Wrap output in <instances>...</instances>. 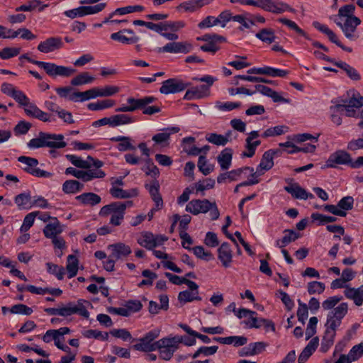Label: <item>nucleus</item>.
Masks as SVG:
<instances>
[{
	"mask_svg": "<svg viewBox=\"0 0 363 363\" xmlns=\"http://www.w3.org/2000/svg\"><path fill=\"white\" fill-rule=\"evenodd\" d=\"M142 170L147 175H149V176L153 177L155 179H156V178L158 177L160 175L159 169L153 163L152 160H150V158H148L145 160V164L142 168Z\"/></svg>",
	"mask_w": 363,
	"mask_h": 363,
	"instance_id": "obj_53",
	"label": "nucleus"
},
{
	"mask_svg": "<svg viewBox=\"0 0 363 363\" xmlns=\"http://www.w3.org/2000/svg\"><path fill=\"white\" fill-rule=\"evenodd\" d=\"M84 188L83 183L78 180H66L62 184V191L66 194H75L82 191Z\"/></svg>",
	"mask_w": 363,
	"mask_h": 363,
	"instance_id": "obj_37",
	"label": "nucleus"
},
{
	"mask_svg": "<svg viewBox=\"0 0 363 363\" xmlns=\"http://www.w3.org/2000/svg\"><path fill=\"white\" fill-rule=\"evenodd\" d=\"M218 350V347L216 345L213 346H202L200 347L194 354L191 355V358L193 359H196L199 357L201 355L203 357H208L213 355L217 352Z\"/></svg>",
	"mask_w": 363,
	"mask_h": 363,
	"instance_id": "obj_50",
	"label": "nucleus"
},
{
	"mask_svg": "<svg viewBox=\"0 0 363 363\" xmlns=\"http://www.w3.org/2000/svg\"><path fill=\"white\" fill-rule=\"evenodd\" d=\"M18 161L25 165V167L22 168L23 171L34 177L48 178L52 176V173L40 169L37 167L38 164V160L35 158L20 156L18 158Z\"/></svg>",
	"mask_w": 363,
	"mask_h": 363,
	"instance_id": "obj_8",
	"label": "nucleus"
},
{
	"mask_svg": "<svg viewBox=\"0 0 363 363\" xmlns=\"http://www.w3.org/2000/svg\"><path fill=\"white\" fill-rule=\"evenodd\" d=\"M279 146L281 147H292V150H289L287 151V153L289 154H293L299 152H313L316 149V145L314 144H306L302 147H298L295 145L291 142L287 141L286 143H280Z\"/></svg>",
	"mask_w": 363,
	"mask_h": 363,
	"instance_id": "obj_39",
	"label": "nucleus"
},
{
	"mask_svg": "<svg viewBox=\"0 0 363 363\" xmlns=\"http://www.w3.org/2000/svg\"><path fill=\"white\" fill-rule=\"evenodd\" d=\"M288 130V128L285 125H277L274 127L269 128L267 129L262 136L263 138H268V137H274L277 135H281L286 133Z\"/></svg>",
	"mask_w": 363,
	"mask_h": 363,
	"instance_id": "obj_61",
	"label": "nucleus"
},
{
	"mask_svg": "<svg viewBox=\"0 0 363 363\" xmlns=\"http://www.w3.org/2000/svg\"><path fill=\"white\" fill-rule=\"evenodd\" d=\"M79 260L75 255H69L67 257V263L66 269L67 271V277L72 279L74 277L79 269Z\"/></svg>",
	"mask_w": 363,
	"mask_h": 363,
	"instance_id": "obj_46",
	"label": "nucleus"
},
{
	"mask_svg": "<svg viewBox=\"0 0 363 363\" xmlns=\"http://www.w3.org/2000/svg\"><path fill=\"white\" fill-rule=\"evenodd\" d=\"M290 180V185L285 186L284 189L289 194L291 195V196L296 199H303L306 200L308 199H313L314 196L311 193L307 192L304 189H303L298 183L294 182L292 179H286L285 182H288Z\"/></svg>",
	"mask_w": 363,
	"mask_h": 363,
	"instance_id": "obj_18",
	"label": "nucleus"
},
{
	"mask_svg": "<svg viewBox=\"0 0 363 363\" xmlns=\"http://www.w3.org/2000/svg\"><path fill=\"white\" fill-rule=\"evenodd\" d=\"M46 147L52 149H61L67 146V143L64 141V135L62 134L46 133Z\"/></svg>",
	"mask_w": 363,
	"mask_h": 363,
	"instance_id": "obj_30",
	"label": "nucleus"
},
{
	"mask_svg": "<svg viewBox=\"0 0 363 363\" xmlns=\"http://www.w3.org/2000/svg\"><path fill=\"white\" fill-rule=\"evenodd\" d=\"M186 211L193 214L206 213L210 211V216L212 220L218 219L220 212L216 202H211L208 199H193L186 206Z\"/></svg>",
	"mask_w": 363,
	"mask_h": 363,
	"instance_id": "obj_3",
	"label": "nucleus"
},
{
	"mask_svg": "<svg viewBox=\"0 0 363 363\" xmlns=\"http://www.w3.org/2000/svg\"><path fill=\"white\" fill-rule=\"evenodd\" d=\"M110 140L112 142H118L116 147L120 152L135 150V147L133 145V140L130 137L118 135L111 138Z\"/></svg>",
	"mask_w": 363,
	"mask_h": 363,
	"instance_id": "obj_34",
	"label": "nucleus"
},
{
	"mask_svg": "<svg viewBox=\"0 0 363 363\" xmlns=\"http://www.w3.org/2000/svg\"><path fill=\"white\" fill-rule=\"evenodd\" d=\"M344 294L346 298L352 300L356 306H362L363 303V284L357 289L346 287Z\"/></svg>",
	"mask_w": 363,
	"mask_h": 363,
	"instance_id": "obj_29",
	"label": "nucleus"
},
{
	"mask_svg": "<svg viewBox=\"0 0 363 363\" xmlns=\"http://www.w3.org/2000/svg\"><path fill=\"white\" fill-rule=\"evenodd\" d=\"M279 152V150H269L266 151L261 159L259 164L257 166L256 172L253 170L250 172L251 176L260 177L264 172L271 169L274 166V157Z\"/></svg>",
	"mask_w": 363,
	"mask_h": 363,
	"instance_id": "obj_16",
	"label": "nucleus"
},
{
	"mask_svg": "<svg viewBox=\"0 0 363 363\" xmlns=\"http://www.w3.org/2000/svg\"><path fill=\"white\" fill-rule=\"evenodd\" d=\"M212 1L213 0H189L182 3L179 9L185 11L193 12L205 5L211 4Z\"/></svg>",
	"mask_w": 363,
	"mask_h": 363,
	"instance_id": "obj_40",
	"label": "nucleus"
},
{
	"mask_svg": "<svg viewBox=\"0 0 363 363\" xmlns=\"http://www.w3.org/2000/svg\"><path fill=\"white\" fill-rule=\"evenodd\" d=\"M167 240L164 235H155L150 232H144L138 239V243L147 250H152L157 246L162 245Z\"/></svg>",
	"mask_w": 363,
	"mask_h": 363,
	"instance_id": "obj_14",
	"label": "nucleus"
},
{
	"mask_svg": "<svg viewBox=\"0 0 363 363\" xmlns=\"http://www.w3.org/2000/svg\"><path fill=\"white\" fill-rule=\"evenodd\" d=\"M67 159L76 167L84 169L86 170L94 169L103 167L104 162L98 159H94L91 156H88L86 160L74 155H67Z\"/></svg>",
	"mask_w": 363,
	"mask_h": 363,
	"instance_id": "obj_12",
	"label": "nucleus"
},
{
	"mask_svg": "<svg viewBox=\"0 0 363 363\" xmlns=\"http://www.w3.org/2000/svg\"><path fill=\"white\" fill-rule=\"evenodd\" d=\"M94 77L90 75L88 72H84L77 75L71 80L72 86H80L83 84H90L93 82Z\"/></svg>",
	"mask_w": 363,
	"mask_h": 363,
	"instance_id": "obj_49",
	"label": "nucleus"
},
{
	"mask_svg": "<svg viewBox=\"0 0 363 363\" xmlns=\"http://www.w3.org/2000/svg\"><path fill=\"white\" fill-rule=\"evenodd\" d=\"M348 312L347 303L342 302L331 310L327 315L325 328L337 330L340 326L342 320Z\"/></svg>",
	"mask_w": 363,
	"mask_h": 363,
	"instance_id": "obj_5",
	"label": "nucleus"
},
{
	"mask_svg": "<svg viewBox=\"0 0 363 363\" xmlns=\"http://www.w3.org/2000/svg\"><path fill=\"white\" fill-rule=\"evenodd\" d=\"M111 38L123 44H134L138 42V38L131 30H123L111 35Z\"/></svg>",
	"mask_w": 363,
	"mask_h": 363,
	"instance_id": "obj_27",
	"label": "nucleus"
},
{
	"mask_svg": "<svg viewBox=\"0 0 363 363\" xmlns=\"http://www.w3.org/2000/svg\"><path fill=\"white\" fill-rule=\"evenodd\" d=\"M259 136V132L257 130L251 131L248 134L245 140L247 152L242 153L244 157H252L255 155L257 147L261 144V141L257 140Z\"/></svg>",
	"mask_w": 363,
	"mask_h": 363,
	"instance_id": "obj_22",
	"label": "nucleus"
},
{
	"mask_svg": "<svg viewBox=\"0 0 363 363\" xmlns=\"http://www.w3.org/2000/svg\"><path fill=\"white\" fill-rule=\"evenodd\" d=\"M147 28L154 30L169 40L178 39V35L175 33L183 28L184 24H140Z\"/></svg>",
	"mask_w": 363,
	"mask_h": 363,
	"instance_id": "obj_9",
	"label": "nucleus"
},
{
	"mask_svg": "<svg viewBox=\"0 0 363 363\" xmlns=\"http://www.w3.org/2000/svg\"><path fill=\"white\" fill-rule=\"evenodd\" d=\"M233 150L230 148L223 150L217 157L218 164L223 170L228 169L231 165Z\"/></svg>",
	"mask_w": 363,
	"mask_h": 363,
	"instance_id": "obj_41",
	"label": "nucleus"
},
{
	"mask_svg": "<svg viewBox=\"0 0 363 363\" xmlns=\"http://www.w3.org/2000/svg\"><path fill=\"white\" fill-rule=\"evenodd\" d=\"M336 331L330 328H326L325 335L322 340L321 350L326 352L333 345Z\"/></svg>",
	"mask_w": 363,
	"mask_h": 363,
	"instance_id": "obj_47",
	"label": "nucleus"
},
{
	"mask_svg": "<svg viewBox=\"0 0 363 363\" xmlns=\"http://www.w3.org/2000/svg\"><path fill=\"white\" fill-rule=\"evenodd\" d=\"M194 137H186L182 140L183 150L189 155L196 156L202 152V150L194 145Z\"/></svg>",
	"mask_w": 363,
	"mask_h": 363,
	"instance_id": "obj_45",
	"label": "nucleus"
},
{
	"mask_svg": "<svg viewBox=\"0 0 363 363\" xmlns=\"http://www.w3.org/2000/svg\"><path fill=\"white\" fill-rule=\"evenodd\" d=\"M106 6L105 3H99L94 6H81L82 16L95 14L101 11Z\"/></svg>",
	"mask_w": 363,
	"mask_h": 363,
	"instance_id": "obj_55",
	"label": "nucleus"
},
{
	"mask_svg": "<svg viewBox=\"0 0 363 363\" xmlns=\"http://www.w3.org/2000/svg\"><path fill=\"white\" fill-rule=\"evenodd\" d=\"M64 43L60 37H50L38 45V50L43 53H50L62 48Z\"/></svg>",
	"mask_w": 363,
	"mask_h": 363,
	"instance_id": "obj_20",
	"label": "nucleus"
},
{
	"mask_svg": "<svg viewBox=\"0 0 363 363\" xmlns=\"http://www.w3.org/2000/svg\"><path fill=\"white\" fill-rule=\"evenodd\" d=\"M160 330L157 328L149 331L133 345L134 350L145 352L156 351L157 341L155 340L160 336Z\"/></svg>",
	"mask_w": 363,
	"mask_h": 363,
	"instance_id": "obj_6",
	"label": "nucleus"
},
{
	"mask_svg": "<svg viewBox=\"0 0 363 363\" xmlns=\"http://www.w3.org/2000/svg\"><path fill=\"white\" fill-rule=\"evenodd\" d=\"M178 300L180 303H186L187 302H191L194 300H201V298L199 296V292H191L188 290H185L179 292L178 295Z\"/></svg>",
	"mask_w": 363,
	"mask_h": 363,
	"instance_id": "obj_54",
	"label": "nucleus"
},
{
	"mask_svg": "<svg viewBox=\"0 0 363 363\" xmlns=\"http://www.w3.org/2000/svg\"><path fill=\"white\" fill-rule=\"evenodd\" d=\"M65 174L72 175L83 182H88L94 179H102L106 176V173L101 169L79 170L74 167H67Z\"/></svg>",
	"mask_w": 363,
	"mask_h": 363,
	"instance_id": "obj_11",
	"label": "nucleus"
},
{
	"mask_svg": "<svg viewBox=\"0 0 363 363\" xmlns=\"http://www.w3.org/2000/svg\"><path fill=\"white\" fill-rule=\"evenodd\" d=\"M179 130L180 128L177 126L165 128L162 129L160 133L153 135L152 140L162 147H167L169 145L171 135L177 133Z\"/></svg>",
	"mask_w": 363,
	"mask_h": 363,
	"instance_id": "obj_21",
	"label": "nucleus"
},
{
	"mask_svg": "<svg viewBox=\"0 0 363 363\" xmlns=\"http://www.w3.org/2000/svg\"><path fill=\"white\" fill-rule=\"evenodd\" d=\"M190 85V83L184 82L182 79L171 78L162 82L160 91L163 94H175L184 91Z\"/></svg>",
	"mask_w": 363,
	"mask_h": 363,
	"instance_id": "obj_15",
	"label": "nucleus"
},
{
	"mask_svg": "<svg viewBox=\"0 0 363 363\" xmlns=\"http://www.w3.org/2000/svg\"><path fill=\"white\" fill-rule=\"evenodd\" d=\"M218 259L225 268L230 267L233 262V251L229 243L223 242L218 249Z\"/></svg>",
	"mask_w": 363,
	"mask_h": 363,
	"instance_id": "obj_24",
	"label": "nucleus"
},
{
	"mask_svg": "<svg viewBox=\"0 0 363 363\" xmlns=\"http://www.w3.org/2000/svg\"><path fill=\"white\" fill-rule=\"evenodd\" d=\"M135 121L134 117L128 114L121 113L113 115V128L133 123Z\"/></svg>",
	"mask_w": 363,
	"mask_h": 363,
	"instance_id": "obj_51",
	"label": "nucleus"
},
{
	"mask_svg": "<svg viewBox=\"0 0 363 363\" xmlns=\"http://www.w3.org/2000/svg\"><path fill=\"white\" fill-rule=\"evenodd\" d=\"M99 215L101 216L111 215L109 223L113 226H119L124 220L125 213L113 202L103 206Z\"/></svg>",
	"mask_w": 363,
	"mask_h": 363,
	"instance_id": "obj_13",
	"label": "nucleus"
},
{
	"mask_svg": "<svg viewBox=\"0 0 363 363\" xmlns=\"http://www.w3.org/2000/svg\"><path fill=\"white\" fill-rule=\"evenodd\" d=\"M193 46L191 43L184 42L169 43L163 46L162 52L169 53H189L192 50Z\"/></svg>",
	"mask_w": 363,
	"mask_h": 363,
	"instance_id": "obj_23",
	"label": "nucleus"
},
{
	"mask_svg": "<svg viewBox=\"0 0 363 363\" xmlns=\"http://www.w3.org/2000/svg\"><path fill=\"white\" fill-rule=\"evenodd\" d=\"M20 59H26L29 62L43 69L46 74L52 77H56L57 76L68 77L72 76L76 72V69L69 67L57 65L52 62H45L33 60L29 57L27 54L21 55Z\"/></svg>",
	"mask_w": 363,
	"mask_h": 363,
	"instance_id": "obj_4",
	"label": "nucleus"
},
{
	"mask_svg": "<svg viewBox=\"0 0 363 363\" xmlns=\"http://www.w3.org/2000/svg\"><path fill=\"white\" fill-rule=\"evenodd\" d=\"M213 340L223 345H233L234 347L244 346L247 342L245 336L216 337Z\"/></svg>",
	"mask_w": 363,
	"mask_h": 363,
	"instance_id": "obj_32",
	"label": "nucleus"
},
{
	"mask_svg": "<svg viewBox=\"0 0 363 363\" xmlns=\"http://www.w3.org/2000/svg\"><path fill=\"white\" fill-rule=\"evenodd\" d=\"M255 92L258 91L261 93L262 95L272 98L274 102L286 101V100L284 97H282L278 92L272 90L271 88L265 85L257 84L255 86Z\"/></svg>",
	"mask_w": 363,
	"mask_h": 363,
	"instance_id": "obj_36",
	"label": "nucleus"
},
{
	"mask_svg": "<svg viewBox=\"0 0 363 363\" xmlns=\"http://www.w3.org/2000/svg\"><path fill=\"white\" fill-rule=\"evenodd\" d=\"M110 194L113 197L116 199H128L137 196L138 191L137 189L123 190L119 187L112 186L110 189Z\"/></svg>",
	"mask_w": 363,
	"mask_h": 363,
	"instance_id": "obj_42",
	"label": "nucleus"
},
{
	"mask_svg": "<svg viewBox=\"0 0 363 363\" xmlns=\"http://www.w3.org/2000/svg\"><path fill=\"white\" fill-rule=\"evenodd\" d=\"M184 341V336L168 335L157 340L156 350L159 357L164 361H169Z\"/></svg>",
	"mask_w": 363,
	"mask_h": 363,
	"instance_id": "obj_2",
	"label": "nucleus"
},
{
	"mask_svg": "<svg viewBox=\"0 0 363 363\" xmlns=\"http://www.w3.org/2000/svg\"><path fill=\"white\" fill-rule=\"evenodd\" d=\"M342 104H338L334 106H332L330 107L331 111H341V113L345 110L346 111V116L348 117H353L356 114V111L354 110V108L350 106V108H348V104L346 103V101L342 100Z\"/></svg>",
	"mask_w": 363,
	"mask_h": 363,
	"instance_id": "obj_58",
	"label": "nucleus"
},
{
	"mask_svg": "<svg viewBox=\"0 0 363 363\" xmlns=\"http://www.w3.org/2000/svg\"><path fill=\"white\" fill-rule=\"evenodd\" d=\"M75 199L81 204L91 206L99 204L101 201V197L98 194L91 192L83 193L76 196Z\"/></svg>",
	"mask_w": 363,
	"mask_h": 363,
	"instance_id": "obj_38",
	"label": "nucleus"
},
{
	"mask_svg": "<svg viewBox=\"0 0 363 363\" xmlns=\"http://www.w3.org/2000/svg\"><path fill=\"white\" fill-rule=\"evenodd\" d=\"M206 140L213 145L218 146H224L226 143V139L223 135L217 134L216 133H209L206 135Z\"/></svg>",
	"mask_w": 363,
	"mask_h": 363,
	"instance_id": "obj_60",
	"label": "nucleus"
},
{
	"mask_svg": "<svg viewBox=\"0 0 363 363\" xmlns=\"http://www.w3.org/2000/svg\"><path fill=\"white\" fill-rule=\"evenodd\" d=\"M255 36L267 44L272 43L276 39V35L272 28H263L257 32Z\"/></svg>",
	"mask_w": 363,
	"mask_h": 363,
	"instance_id": "obj_48",
	"label": "nucleus"
},
{
	"mask_svg": "<svg viewBox=\"0 0 363 363\" xmlns=\"http://www.w3.org/2000/svg\"><path fill=\"white\" fill-rule=\"evenodd\" d=\"M233 21L235 23H254L243 15L238 14L233 16L229 10H225L221 12L218 17L208 16L200 23H228Z\"/></svg>",
	"mask_w": 363,
	"mask_h": 363,
	"instance_id": "obj_10",
	"label": "nucleus"
},
{
	"mask_svg": "<svg viewBox=\"0 0 363 363\" xmlns=\"http://www.w3.org/2000/svg\"><path fill=\"white\" fill-rule=\"evenodd\" d=\"M325 289V285L323 282L313 281H310L307 284V291L309 294L323 293Z\"/></svg>",
	"mask_w": 363,
	"mask_h": 363,
	"instance_id": "obj_62",
	"label": "nucleus"
},
{
	"mask_svg": "<svg viewBox=\"0 0 363 363\" xmlns=\"http://www.w3.org/2000/svg\"><path fill=\"white\" fill-rule=\"evenodd\" d=\"M319 340L313 337L303 350L298 358V363H305L318 346Z\"/></svg>",
	"mask_w": 363,
	"mask_h": 363,
	"instance_id": "obj_33",
	"label": "nucleus"
},
{
	"mask_svg": "<svg viewBox=\"0 0 363 363\" xmlns=\"http://www.w3.org/2000/svg\"><path fill=\"white\" fill-rule=\"evenodd\" d=\"M46 267L48 273L55 275L59 280L63 279L65 274V270L63 267L51 262H47Z\"/></svg>",
	"mask_w": 363,
	"mask_h": 363,
	"instance_id": "obj_56",
	"label": "nucleus"
},
{
	"mask_svg": "<svg viewBox=\"0 0 363 363\" xmlns=\"http://www.w3.org/2000/svg\"><path fill=\"white\" fill-rule=\"evenodd\" d=\"M215 186V180L211 178H207L203 180H199L195 184L196 192L204 191L213 189Z\"/></svg>",
	"mask_w": 363,
	"mask_h": 363,
	"instance_id": "obj_63",
	"label": "nucleus"
},
{
	"mask_svg": "<svg viewBox=\"0 0 363 363\" xmlns=\"http://www.w3.org/2000/svg\"><path fill=\"white\" fill-rule=\"evenodd\" d=\"M14 201L20 210H28L32 208V198L29 191L18 194L15 196Z\"/></svg>",
	"mask_w": 363,
	"mask_h": 363,
	"instance_id": "obj_44",
	"label": "nucleus"
},
{
	"mask_svg": "<svg viewBox=\"0 0 363 363\" xmlns=\"http://www.w3.org/2000/svg\"><path fill=\"white\" fill-rule=\"evenodd\" d=\"M145 187L148 191L152 199L155 203L156 207L162 208L163 206V201L160 194L159 182L156 179L151 180L150 182L145 183Z\"/></svg>",
	"mask_w": 363,
	"mask_h": 363,
	"instance_id": "obj_25",
	"label": "nucleus"
},
{
	"mask_svg": "<svg viewBox=\"0 0 363 363\" xmlns=\"http://www.w3.org/2000/svg\"><path fill=\"white\" fill-rule=\"evenodd\" d=\"M46 133L40 132L36 138L31 139L28 143V147L30 149H37L46 147Z\"/></svg>",
	"mask_w": 363,
	"mask_h": 363,
	"instance_id": "obj_59",
	"label": "nucleus"
},
{
	"mask_svg": "<svg viewBox=\"0 0 363 363\" xmlns=\"http://www.w3.org/2000/svg\"><path fill=\"white\" fill-rule=\"evenodd\" d=\"M193 79L206 83V84L196 86L204 97L208 96L210 87L217 80L216 77L211 75H204L202 77H194Z\"/></svg>",
	"mask_w": 363,
	"mask_h": 363,
	"instance_id": "obj_43",
	"label": "nucleus"
},
{
	"mask_svg": "<svg viewBox=\"0 0 363 363\" xmlns=\"http://www.w3.org/2000/svg\"><path fill=\"white\" fill-rule=\"evenodd\" d=\"M62 231V226L57 218H52V222L48 223L43 230L45 237L49 239L60 236Z\"/></svg>",
	"mask_w": 363,
	"mask_h": 363,
	"instance_id": "obj_28",
	"label": "nucleus"
},
{
	"mask_svg": "<svg viewBox=\"0 0 363 363\" xmlns=\"http://www.w3.org/2000/svg\"><path fill=\"white\" fill-rule=\"evenodd\" d=\"M90 306H91V304L89 301L81 298L76 302L69 301L66 304H62L57 308H46L44 311L50 315H60L67 318L77 314L87 319L89 317L88 308Z\"/></svg>",
	"mask_w": 363,
	"mask_h": 363,
	"instance_id": "obj_1",
	"label": "nucleus"
},
{
	"mask_svg": "<svg viewBox=\"0 0 363 363\" xmlns=\"http://www.w3.org/2000/svg\"><path fill=\"white\" fill-rule=\"evenodd\" d=\"M351 163L350 155L345 150H337L330 155L325 163L326 167L334 168L337 165L346 164Z\"/></svg>",
	"mask_w": 363,
	"mask_h": 363,
	"instance_id": "obj_19",
	"label": "nucleus"
},
{
	"mask_svg": "<svg viewBox=\"0 0 363 363\" xmlns=\"http://www.w3.org/2000/svg\"><path fill=\"white\" fill-rule=\"evenodd\" d=\"M354 4H346L340 8L338 14L334 16L335 23H361L358 17L354 16Z\"/></svg>",
	"mask_w": 363,
	"mask_h": 363,
	"instance_id": "obj_17",
	"label": "nucleus"
},
{
	"mask_svg": "<svg viewBox=\"0 0 363 363\" xmlns=\"http://www.w3.org/2000/svg\"><path fill=\"white\" fill-rule=\"evenodd\" d=\"M351 362H354L363 356V342L356 345L352 347L347 354Z\"/></svg>",
	"mask_w": 363,
	"mask_h": 363,
	"instance_id": "obj_64",
	"label": "nucleus"
},
{
	"mask_svg": "<svg viewBox=\"0 0 363 363\" xmlns=\"http://www.w3.org/2000/svg\"><path fill=\"white\" fill-rule=\"evenodd\" d=\"M115 101L112 99H105L97 102L88 104V108L91 111H99L113 107L115 105Z\"/></svg>",
	"mask_w": 363,
	"mask_h": 363,
	"instance_id": "obj_52",
	"label": "nucleus"
},
{
	"mask_svg": "<svg viewBox=\"0 0 363 363\" xmlns=\"http://www.w3.org/2000/svg\"><path fill=\"white\" fill-rule=\"evenodd\" d=\"M232 4L249 5L263 9L267 11L280 13L283 11L282 4L274 0H230Z\"/></svg>",
	"mask_w": 363,
	"mask_h": 363,
	"instance_id": "obj_7",
	"label": "nucleus"
},
{
	"mask_svg": "<svg viewBox=\"0 0 363 363\" xmlns=\"http://www.w3.org/2000/svg\"><path fill=\"white\" fill-rule=\"evenodd\" d=\"M156 99L152 96H145L140 99H135L133 97H129L127 99V103L129 104L130 108H132V112L142 109L145 106H147L152 103H153Z\"/></svg>",
	"mask_w": 363,
	"mask_h": 363,
	"instance_id": "obj_31",
	"label": "nucleus"
},
{
	"mask_svg": "<svg viewBox=\"0 0 363 363\" xmlns=\"http://www.w3.org/2000/svg\"><path fill=\"white\" fill-rule=\"evenodd\" d=\"M283 233V238L281 239L277 240L275 242V245L279 248H284L291 242L297 240L300 236L299 233H296L294 230L286 229L284 230Z\"/></svg>",
	"mask_w": 363,
	"mask_h": 363,
	"instance_id": "obj_35",
	"label": "nucleus"
},
{
	"mask_svg": "<svg viewBox=\"0 0 363 363\" xmlns=\"http://www.w3.org/2000/svg\"><path fill=\"white\" fill-rule=\"evenodd\" d=\"M247 172H252L253 168L250 167H244L236 169H233L225 173L227 174L228 180L229 182H233L239 179L240 178L241 174Z\"/></svg>",
	"mask_w": 363,
	"mask_h": 363,
	"instance_id": "obj_57",
	"label": "nucleus"
},
{
	"mask_svg": "<svg viewBox=\"0 0 363 363\" xmlns=\"http://www.w3.org/2000/svg\"><path fill=\"white\" fill-rule=\"evenodd\" d=\"M108 249L111 250L110 257L116 260L128 256L132 252L130 247L123 242L110 245Z\"/></svg>",
	"mask_w": 363,
	"mask_h": 363,
	"instance_id": "obj_26",
	"label": "nucleus"
}]
</instances>
